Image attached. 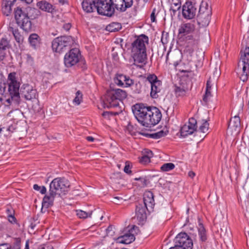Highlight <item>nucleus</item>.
I'll use <instances>...</instances> for the list:
<instances>
[{"mask_svg":"<svg viewBox=\"0 0 249 249\" xmlns=\"http://www.w3.org/2000/svg\"><path fill=\"white\" fill-rule=\"evenodd\" d=\"M109 2L112 4L114 10L116 9L118 11L120 12L122 0H109Z\"/></svg>","mask_w":249,"mask_h":249,"instance_id":"38","label":"nucleus"},{"mask_svg":"<svg viewBox=\"0 0 249 249\" xmlns=\"http://www.w3.org/2000/svg\"><path fill=\"white\" fill-rule=\"evenodd\" d=\"M162 89V82L160 80L151 85L150 96L153 99L159 97Z\"/></svg>","mask_w":249,"mask_h":249,"instance_id":"19","label":"nucleus"},{"mask_svg":"<svg viewBox=\"0 0 249 249\" xmlns=\"http://www.w3.org/2000/svg\"><path fill=\"white\" fill-rule=\"evenodd\" d=\"M33 188L34 190L36 191H39L41 188V187L38 186L37 184H36L34 185Z\"/></svg>","mask_w":249,"mask_h":249,"instance_id":"62","label":"nucleus"},{"mask_svg":"<svg viewBox=\"0 0 249 249\" xmlns=\"http://www.w3.org/2000/svg\"><path fill=\"white\" fill-rule=\"evenodd\" d=\"M179 9H177V8H176V9H174L173 5H172V6H171L170 9V11H171V16H175L176 13V12Z\"/></svg>","mask_w":249,"mask_h":249,"instance_id":"56","label":"nucleus"},{"mask_svg":"<svg viewBox=\"0 0 249 249\" xmlns=\"http://www.w3.org/2000/svg\"><path fill=\"white\" fill-rule=\"evenodd\" d=\"M62 5L68 3V0H57Z\"/></svg>","mask_w":249,"mask_h":249,"instance_id":"63","label":"nucleus"},{"mask_svg":"<svg viewBox=\"0 0 249 249\" xmlns=\"http://www.w3.org/2000/svg\"><path fill=\"white\" fill-rule=\"evenodd\" d=\"M188 88L182 85L175 86L174 92L177 97H183L186 95Z\"/></svg>","mask_w":249,"mask_h":249,"instance_id":"30","label":"nucleus"},{"mask_svg":"<svg viewBox=\"0 0 249 249\" xmlns=\"http://www.w3.org/2000/svg\"><path fill=\"white\" fill-rule=\"evenodd\" d=\"M197 6L195 3L187 1L182 6V14L186 19H194L196 15Z\"/></svg>","mask_w":249,"mask_h":249,"instance_id":"12","label":"nucleus"},{"mask_svg":"<svg viewBox=\"0 0 249 249\" xmlns=\"http://www.w3.org/2000/svg\"><path fill=\"white\" fill-rule=\"evenodd\" d=\"M197 121L194 118H191L189 120L188 124H184L180 129V134L183 137H185L192 134L196 130Z\"/></svg>","mask_w":249,"mask_h":249,"instance_id":"14","label":"nucleus"},{"mask_svg":"<svg viewBox=\"0 0 249 249\" xmlns=\"http://www.w3.org/2000/svg\"><path fill=\"white\" fill-rule=\"evenodd\" d=\"M182 65L183 63H179L177 64V65H175L176 69L177 70H178V71L181 72H190V71L186 69H182Z\"/></svg>","mask_w":249,"mask_h":249,"instance_id":"44","label":"nucleus"},{"mask_svg":"<svg viewBox=\"0 0 249 249\" xmlns=\"http://www.w3.org/2000/svg\"><path fill=\"white\" fill-rule=\"evenodd\" d=\"M39 191L41 194H45L46 193V188L45 186H42L41 187Z\"/></svg>","mask_w":249,"mask_h":249,"instance_id":"58","label":"nucleus"},{"mask_svg":"<svg viewBox=\"0 0 249 249\" xmlns=\"http://www.w3.org/2000/svg\"><path fill=\"white\" fill-rule=\"evenodd\" d=\"M143 202L144 206L152 208L155 204L154 195L151 191L145 192L143 195Z\"/></svg>","mask_w":249,"mask_h":249,"instance_id":"22","label":"nucleus"},{"mask_svg":"<svg viewBox=\"0 0 249 249\" xmlns=\"http://www.w3.org/2000/svg\"><path fill=\"white\" fill-rule=\"evenodd\" d=\"M114 81L117 86L125 88L130 87L134 84V80L129 76L118 73L115 74Z\"/></svg>","mask_w":249,"mask_h":249,"instance_id":"13","label":"nucleus"},{"mask_svg":"<svg viewBox=\"0 0 249 249\" xmlns=\"http://www.w3.org/2000/svg\"><path fill=\"white\" fill-rule=\"evenodd\" d=\"M146 209H148L147 207L139 204L136 208V217L137 220L142 222L146 219Z\"/></svg>","mask_w":249,"mask_h":249,"instance_id":"18","label":"nucleus"},{"mask_svg":"<svg viewBox=\"0 0 249 249\" xmlns=\"http://www.w3.org/2000/svg\"><path fill=\"white\" fill-rule=\"evenodd\" d=\"M177 2H174L172 4L177 7V9H180L181 7V2L179 0H177Z\"/></svg>","mask_w":249,"mask_h":249,"instance_id":"57","label":"nucleus"},{"mask_svg":"<svg viewBox=\"0 0 249 249\" xmlns=\"http://www.w3.org/2000/svg\"><path fill=\"white\" fill-rule=\"evenodd\" d=\"M21 241L19 238H15L12 245L8 243L0 244V249H20Z\"/></svg>","mask_w":249,"mask_h":249,"instance_id":"26","label":"nucleus"},{"mask_svg":"<svg viewBox=\"0 0 249 249\" xmlns=\"http://www.w3.org/2000/svg\"><path fill=\"white\" fill-rule=\"evenodd\" d=\"M25 98L27 100H30L36 98V90L34 89L32 86L29 84H24L21 87L19 96Z\"/></svg>","mask_w":249,"mask_h":249,"instance_id":"15","label":"nucleus"},{"mask_svg":"<svg viewBox=\"0 0 249 249\" xmlns=\"http://www.w3.org/2000/svg\"><path fill=\"white\" fill-rule=\"evenodd\" d=\"M8 30L12 33L15 40L19 44H22L23 42L24 37L21 35L18 29L10 27Z\"/></svg>","mask_w":249,"mask_h":249,"instance_id":"29","label":"nucleus"},{"mask_svg":"<svg viewBox=\"0 0 249 249\" xmlns=\"http://www.w3.org/2000/svg\"><path fill=\"white\" fill-rule=\"evenodd\" d=\"M146 154L139 158V161L142 164H147L150 162V158L153 156V152L149 150L145 151Z\"/></svg>","mask_w":249,"mask_h":249,"instance_id":"31","label":"nucleus"},{"mask_svg":"<svg viewBox=\"0 0 249 249\" xmlns=\"http://www.w3.org/2000/svg\"><path fill=\"white\" fill-rule=\"evenodd\" d=\"M175 244L183 249H192L193 246L192 239L186 232H180L174 239Z\"/></svg>","mask_w":249,"mask_h":249,"instance_id":"11","label":"nucleus"},{"mask_svg":"<svg viewBox=\"0 0 249 249\" xmlns=\"http://www.w3.org/2000/svg\"><path fill=\"white\" fill-rule=\"evenodd\" d=\"M212 8L210 0H202L197 15V21L200 27L207 26L211 18Z\"/></svg>","mask_w":249,"mask_h":249,"instance_id":"5","label":"nucleus"},{"mask_svg":"<svg viewBox=\"0 0 249 249\" xmlns=\"http://www.w3.org/2000/svg\"><path fill=\"white\" fill-rule=\"evenodd\" d=\"M14 126L13 125H11L9 126L8 127H6V131L8 132V134H5L4 135H9L11 133H12L15 130Z\"/></svg>","mask_w":249,"mask_h":249,"instance_id":"53","label":"nucleus"},{"mask_svg":"<svg viewBox=\"0 0 249 249\" xmlns=\"http://www.w3.org/2000/svg\"><path fill=\"white\" fill-rule=\"evenodd\" d=\"M195 49L196 48H194V47L187 45L185 48L184 51L189 54H191L194 52Z\"/></svg>","mask_w":249,"mask_h":249,"instance_id":"49","label":"nucleus"},{"mask_svg":"<svg viewBox=\"0 0 249 249\" xmlns=\"http://www.w3.org/2000/svg\"><path fill=\"white\" fill-rule=\"evenodd\" d=\"M86 140L89 142H93L94 139L91 136H88L86 137Z\"/></svg>","mask_w":249,"mask_h":249,"instance_id":"64","label":"nucleus"},{"mask_svg":"<svg viewBox=\"0 0 249 249\" xmlns=\"http://www.w3.org/2000/svg\"><path fill=\"white\" fill-rule=\"evenodd\" d=\"M132 110L138 122L146 127L150 128L156 125L161 119V111L155 107L138 103L132 107Z\"/></svg>","mask_w":249,"mask_h":249,"instance_id":"1","label":"nucleus"},{"mask_svg":"<svg viewBox=\"0 0 249 249\" xmlns=\"http://www.w3.org/2000/svg\"><path fill=\"white\" fill-rule=\"evenodd\" d=\"M146 80L150 83V85L160 81L155 74H149L146 77Z\"/></svg>","mask_w":249,"mask_h":249,"instance_id":"39","label":"nucleus"},{"mask_svg":"<svg viewBox=\"0 0 249 249\" xmlns=\"http://www.w3.org/2000/svg\"><path fill=\"white\" fill-rule=\"evenodd\" d=\"M76 215L80 218H86L88 217H90L92 214V212H86L85 211L77 210L76 211Z\"/></svg>","mask_w":249,"mask_h":249,"instance_id":"36","label":"nucleus"},{"mask_svg":"<svg viewBox=\"0 0 249 249\" xmlns=\"http://www.w3.org/2000/svg\"><path fill=\"white\" fill-rule=\"evenodd\" d=\"M37 7L42 11L52 13L54 10L53 5L46 0H41L36 4Z\"/></svg>","mask_w":249,"mask_h":249,"instance_id":"25","label":"nucleus"},{"mask_svg":"<svg viewBox=\"0 0 249 249\" xmlns=\"http://www.w3.org/2000/svg\"><path fill=\"white\" fill-rule=\"evenodd\" d=\"M122 28V25L118 22H112L106 26V29L109 32L118 31Z\"/></svg>","mask_w":249,"mask_h":249,"instance_id":"32","label":"nucleus"},{"mask_svg":"<svg viewBox=\"0 0 249 249\" xmlns=\"http://www.w3.org/2000/svg\"><path fill=\"white\" fill-rule=\"evenodd\" d=\"M118 113L116 112L113 111H104L102 113V116L106 119H109L110 116H115Z\"/></svg>","mask_w":249,"mask_h":249,"instance_id":"43","label":"nucleus"},{"mask_svg":"<svg viewBox=\"0 0 249 249\" xmlns=\"http://www.w3.org/2000/svg\"><path fill=\"white\" fill-rule=\"evenodd\" d=\"M127 96L126 91L120 89L107 90L104 101L105 107L112 108L118 107L119 101L125 99Z\"/></svg>","mask_w":249,"mask_h":249,"instance_id":"4","label":"nucleus"},{"mask_svg":"<svg viewBox=\"0 0 249 249\" xmlns=\"http://www.w3.org/2000/svg\"><path fill=\"white\" fill-rule=\"evenodd\" d=\"M168 37L169 36H168V35L167 34H166L165 35V36H164V34H162V37L161 38V41L162 42L163 44L165 45V44H167V43L168 42Z\"/></svg>","mask_w":249,"mask_h":249,"instance_id":"50","label":"nucleus"},{"mask_svg":"<svg viewBox=\"0 0 249 249\" xmlns=\"http://www.w3.org/2000/svg\"><path fill=\"white\" fill-rule=\"evenodd\" d=\"M8 219L9 222L12 224H15L17 222V219L14 216V214L8 216Z\"/></svg>","mask_w":249,"mask_h":249,"instance_id":"51","label":"nucleus"},{"mask_svg":"<svg viewBox=\"0 0 249 249\" xmlns=\"http://www.w3.org/2000/svg\"><path fill=\"white\" fill-rule=\"evenodd\" d=\"M8 216L14 214L15 212L11 208H7L6 210Z\"/></svg>","mask_w":249,"mask_h":249,"instance_id":"54","label":"nucleus"},{"mask_svg":"<svg viewBox=\"0 0 249 249\" xmlns=\"http://www.w3.org/2000/svg\"><path fill=\"white\" fill-rule=\"evenodd\" d=\"M82 94L79 90H78L76 93V96L73 99V102L76 105H79L82 101Z\"/></svg>","mask_w":249,"mask_h":249,"instance_id":"42","label":"nucleus"},{"mask_svg":"<svg viewBox=\"0 0 249 249\" xmlns=\"http://www.w3.org/2000/svg\"><path fill=\"white\" fill-rule=\"evenodd\" d=\"M156 10L155 8L153 9L152 12L151 14L150 15V18L152 22H154L156 21V16H155V13H156Z\"/></svg>","mask_w":249,"mask_h":249,"instance_id":"52","label":"nucleus"},{"mask_svg":"<svg viewBox=\"0 0 249 249\" xmlns=\"http://www.w3.org/2000/svg\"><path fill=\"white\" fill-rule=\"evenodd\" d=\"M186 38L187 45L196 48L197 47L199 42V38L197 36L191 35L188 36Z\"/></svg>","mask_w":249,"mask_h":249,"instance_id":"28","label":"nucleus"},{"mask_svg":"<svg viewBox=\"0 0 249 249\" xmlns=\"http://www.w3.org/2000/svg\"><path fill=\"white\" fill-rule=\"evenodd\" d=\"M206 89L211 90V82L210 80L207 81L206 83Z\"/></svg>","mask_w":249,"mask_h":249,"instance_id":"59","label":"nucleus"},{"mask_svg":"<svg viewBox=\"0 0 249 249\" xmlns=\"http://www.w3.org/2000/svg\"><path fill=\"white\" fill-rule=\"evenodd\" d=\"M131 167L130 165H129V162H125V165L124 168V172L125 173H126V174H127L128 175H130L132 173V171L131 170Z\"/></svg>","mask_w":249,"mask_h":249,"instance_id":"48","label":"nucleus"},{"mask_svg":"<svg viewBox=\"0 0 249 249\" xmlns=\"http://www.w3.org/2000/svg\"><path fill=\"white\" fill-rule=\"evenodd\" d=\"M71 24L70 23H67L63 24V28L66 31H68L71 29Z\"/></svg>","mask_w":249,"mask_h":249,"instance_id":"55","label":"nucleus"},{"mask_svg":"<svg viewBox=\"0 0 249 249\" xmlns=\"http://www.w3.org/2000/svg\"><path fill=\"white\" fill-rule=\"evenodd\" d=\"M198 231L200 240L205 242L207 240L206 231L203 225L201 223H199Z\"/></svg>","mask_w":249,"mask_h":249,"instance_id":"33","label":"nucleus"},{"mask_svg":"<svg viewBox=\"0 0 249 249\" xmlns=\"http://www.w3.org/2000/svg\"><path fill=\"white\" fill-rule=\"evenodd\" d=\"M97 11L101 15L111 17L114 15L115 10L109 0H97Z\"/></svg>","mask_w":249,"mask_h":249,"instance_id":"10","label":"nucleus"},{"mask_svg":"<svg viewBox=\"0 0 249 249\" xmlns=\"http://www.w3.org/2000/svg\"><path fill=\"white\" fill-rule=\"evenodd\" d=\"M135 179L139 181L138 185L141 187H146L147 185L148 182H149L148 180L145 178H136Z\"/></svg>","mask_w":249,"mask_h":249,"instance_id":"41","label":"nucleus"},{"mask_svg":"<svg viewBox=\"0 0 249 249\" xmlns=\"http://www.w3.org/2000/svg\"><path fill=\"white\" fill-rule=\"evenodd\" d=\"M81 56L80 51L77 48L71 49L66 53L64 58V63L67 68L75 65L80 60Z\"/></svg>","mask_w":249,"mask_h":249,"instance_id":"9","label":"nucleus"},{"mask_svg":"<svg viewBox=\"0 0 249 249\" xmlns=\"http://www.w3.org/2000/svg\"><path fill=\"white\" fill-rule=\"evenodd\" d=\"M240 54L237 70L240 74V79L246 82L249 76V47H246L244 50H241Z\"/></svg>","mask_w":249,"mask_h":249,"instance_id":"6","label":"nucleus"},{"mask_svg":"<svg viewBox=\"0 0 249 249\" xmlns=\"http://www.w3.org/2000/svg\"><path fill=\"white\" fill-rule=\"evenodd\" d=\"M133 4V0H122L120 12H124L126 10L130 8Z\"/></svg>","mask_w":249,"mask_h":249,"instance_id":"34","label":"nucleus"},{"mask_svg":"<svg viewBox=\"0 0 249 249\" xmlns=\"http://www.w3.org/2000/svg\"><path fill=\"white\" fill-rule=\"evenodd\" d=\"M27 56V61L29 62H33V57L29 54H27L26 55Z\"/></svg>","mask_w":249,"mask_h":249,"instance_id":"60","label":"nucleus"},{"mask_svg":"<svg viewBox=\"0 0 249 249\" xmlns=\"http://www.w3.org/2000/svg\"><path fill=\"white\" fill-rule=\"evenodd\" d=\"M69 185V182L64 178H57L51 182L49 190L56 196H60L62 193L67 191Z\"/></svg>","mask_w":249,"mask_h":249,"instance_id":"8","label":"nucleus"},{"mask_svg":"<svg viewBox=\"0 0 249 249\" xmlns=\"http://www.w3.org/2000/svg\"><path fill=\"white\" fill-rule=\"evenodd\" d=\"M56 196V195L53 192L49 190V195H45L43 198L42 202V207L48 208L53 206L54 198Z\"/></svg>","mask_w":249,"mask_h":249,"instance_id":"20","label":"nucleus"},{"mask_svg":"<svg viewBox=\"0 0 249 249\" xmlns=\"http://www.w3.org/2000/svg\"><path fill=\"white\" fill-rule=\"evenodd\" d=\"M209 124L207 121L203 120V122L201 124V125L199 126V130L203 132L206 133L208 131L209 129Z\"/></svg>","mask_w":249,"mask_h":249,"instance_id":"40","label":"nucleus"},{"mask_svg":"<svg viewBox=\"0 0 249 249\" xmlns=\"http://www.w3.org/2000/svg\"><path fill=\"white\" fill-rule=\"evenodd\" d=\"M28 41L33 48L37 49L40 47L41 38L37 34L35 33L31 34L28 38Z\"/></svg>","mask_w":249,"mask_h":249,"instance_id":"24","label":"nucleus"},{"mask_svg":"<svg viewBox=\"0 0 249 249\" xmlns=\"http://www.w3.org/2000/svg\"><path fill=\"white\" fill-rule=\"evenodd\" d=\"M5 224L0 223V240L3 237L5 233Z\"/></svg>","mask_w":249,"mask_h":249,"instance_id":"46","label":"nucleus"},{"mask_svg":"<svg viewBox=\"0 0 249 249\" xmlns=\"http://www.w3.org/2000/svg\"><path fill=\"white\" fill-rule=\"evenodd\" d=\"M75 43L74 38L71 36H61L55 38L52 42L53 52L62 53L69 50Z\"/></svg>","mask_w":249,"mask_h":249,"instance_id":"7","label":"nucleus"},{"mask_svg":"<svg viewBox=\"0 0 249 249\" xmlns=\"http://www.w3.org/2000/svg\"><path fill=\"white\" fill-rule=\"evenodd\" d=\"M35 11V9L30 6L24 8L18 7L15 10V18L17 23L26 32H31L32 30V23L29 18V14Z\"/></svg>","mask_w":249,"mask_h":249,"instance_id":"3","label":"nucleus"},{"mask_svg":"<svg viewBox=\"0 0 249 249\" xmlns=\"http://www.w3.org/2000/svg\"><path fill=\"white\" fill-rule=\"evenodd\" d=\"M27 4L31 3L33 0H20ZM17 0H3L1 4V10L3 14L8 16L12 12V8Z\"/></svg>","mask_w":249,"mask_h":249,"instance_id":"16","label":"nucleus"},{"mask_svg":"<svg viewBox=\"0 0 249 249\" xmlns=\"http://www.w3.org/2000/svg\"><path fill=\"white\" fill-rule=\"evenodd\" d=\"M114 227L112 225H109L106 229V233L107 236H113L115 233L113 230Z\"/></svg>","mask_w":249,"mask_h":249,"instance_id":"45","label":"nucleus"},{"mask_svg":"<svg viewBox=\"0 0 249 249\" xmlns=\"http://www.w3.org/2000/svg\"><path fill=\"white\" fill-rule=\"evenodd\" d=\"M10 47L9 41L6 38H2L0 40V61L4 59L6 54V50Z\"/></svg>","mask_w":249,"mask_h":249,"instance_id":"21","label":"nucleus"},{"mask_svg":"<svg viewBox=\"0 0 249 249\" xmlns=\"http://www.w3.org/2000/svg\"><path fill=\"white\" fill-rule=\"evenodd\" d=\"M175 166L174 163L171 162L164 163L160 167V171L162 172H168L174 169Z\"/></svg>","mask_w":249,"mask_h":249,"instance_id":"35","label":"nucleus"},{"mask_svg":"<svg viewBox=\"0 0 249 249\" xmlns=\"http://www.w3.org/2000/svg\"><path fill=\"white\" fill-rule=\"evenodd\" d=\"M135 239V236L130 232L126 233L124 235L118 237V240L119 243L124 244H129L133 242Z\"/></svg>","mask_w":249,"mask_h":249,"instance_id":"23","label":"nucleus"},{"mask_svg":"<svg viewBox=\"0 0 249 249\" xmlns=\"http://www.w3.org/2000/svg\"><path fill=\"white\" fill-rule=\"evenodd\" d=\"M195 30L194 22L183 23L178 29V36H185L192 33Z\"/></svg>","mask_w":249,"mask_h":249,"instance_id":"17","label":"nucleus"},{"mask_svg":"<svg viewBox=\"0 0 249 249\" xmlns=\"http://www.w3.org/2000/svg\"><path fill=\"white\" fill-rule=\"evenodd\" d=\"M195 175L196 174L193 171H191L188 173V176L192 178H193L195 176Z\"/></svg>","mask_w":249,"mask_h":249,"instance_id":"61","label":"nucleus"},{"mask_svg":"<svg viewBox=\"0 0 249 249\" xmlns=\"http://www.w3.org/2000/svg\"><path fill=\"white\" fill-rule=\"evenodd\" d=\"M240 119L239 116H235L231 118L229 123L228 128L235 131H239L240 127Z\"/></svg>","mask_w":249,"mask_h":249,"instance_id":"27","label":"nucleus"},{"mask_svg":"<svg viewBox=\"0 0 249 249\" xmlns=\"http://www.w3.org/2000/svg\"><path fill=\"white\" fill-rule=\"evenodd\" d=\"M166 135V133L164 131L160 130L159 132L149 134V137L154 139H158L165 136Z\"/></svg>","mask_w":249,"mask_h":249,"instance_id":"37","label":"nucleus"},{"mask_svg":"<svg viewBox=\"0 0 249 249\" xmlns=\"http://www.w3.org/2000/svg\"><path fill=\"white\" fill-rule=\"evenodd\" d=\"M211 96V89H206L205 94L203 96V101L207 102L208 100V98Z\"/></svg>","mask_w":249,"mask_h":249,"instance_id":"47","label":"nucleus"},{"mask_svg":"<svg viewBox=\"0 0 249 249\" xmlns=\"http://www.w3.org/2000/svg\"><path fill=\"white\" fill-rule=\"evenodd\" d=\"M148 37L142 34L137 38L131 44V54L135 63H146L147 59L145 44L148 43Z\"/></svg>","mask_w":249,"mask_h":249,"instance_id":"2","label":"nucleus"}]
</instances>
